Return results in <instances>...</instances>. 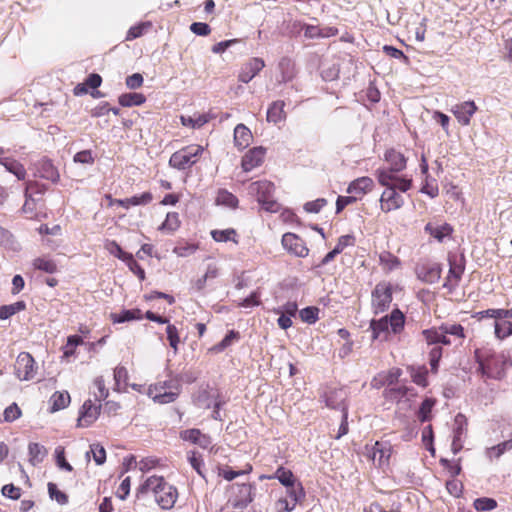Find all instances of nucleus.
<instances>
[{
	"instance_id": "53",
	"label": "nucleus",
	"mask_w": 512,
	"mask_h": 512,
	"mask_svg": "<svg viewBox=\"0 0 512 512\" xmlns=\"http://www.w3.org/2000/svg\"><path fill=\"white\" fill-rule=\"evenodd\" d=\"M409 388L405 385L385 389V397L392 400H399L407 395Z\"/></svg>"
},
{
	"instance_id": "44",
	"label": "nucleus",
	"mask_w": 512,
	"mask_h": 512,
	"mask_svg": "<svg viewBox=\"0 0 512 512\" xmlns=\"http://www.w3.org/2000/svg\"><path fill=\"white\" fill-rule=\"evenodd\" d=\"M319 308L315 306L306 307L299 312L301 320L308 324H314L319 319Z\"/></svg>"
},
{
	"instance_id": "40",
	"label": "nucleus",
	"mask_w": 512,
	"mask_h": 512,
	"mask_svg": "<svg viewBox=\"0 0 512 512\" xmlns=\"http://www.w3.org/2000/svg\"><path fill=\"white\" fill-rule=\"evenodd\" d=\"M287 495L293 503L297 504L305 498V491L300 482H295L292 486L286 487Z\"/></svg>"
},
{
	"instance_id": "32",
	"label": "nucleus",
	"mask_w": 512,
	"mask_h": 512,
	"mask_svg": "<svg viewBox=\"0 0 512 512\" xmlns=\"http://www.w3.org/2000/svg\"><path fill=\"white\" fill-rule=\"evenodd\" d=\"M52 411L64 409L70 403V395L67 391H56L50 398Z\"/></svg>"
},
{
	"instance_id": "6",
	"label": "nucleus",
	"mask_w": 512,
	"mask_h": 512,
	"mask_svg": "<svg viewBox=\"0 0 512 512\" xmlns=\"http://www.w3.org/2000/svg\"><path fill=\"white\" fill-rule=\"evenodd\" d=\"M448 263L449 271L443 287L451 293L458 287L459 282L461 281L462 275L465 271V259L464 256L449 254Z\"/></svg>"
},
{
	"instance_id": "10",
	"label": "nucleus",
	"mask_w": 512,
	"mask_h": 512,
	"mask_svg": "<svg viewBox=\"0 0 512 512\" xmlns=\"http://www.w3.org/2000/svg\"><path fill=\"white\" fill-rule=\"evenodd\" d=\"M477 106L474 101L469 100L465 101L459 104L454 105L451 108V112L456 117L458 122L463 125L467 126L470 124L471 117L475 114L477 111Z\"/></svg>"
},
{
	"instance_id": "20",
	"label": "nucleus",
	"mask_w": 512,
	"mask_h": 512,
	"mask_svg": "<svg viewBox=\"0 0 512 512\" xmlns=\"http://www.w3.org/2000/svg\"><path fill=\"white\" fill-rule=\"evenodd\" d=\"M373 185L374 182L370 177H360L349 184L347 192L355 195H363L370 191Z\"/></svg>"
},
{
	"instance_id": "57",
	"label": "nucleus",
	"mask_w": 512,
	"mask_h": 512,
	"mask_svg": "<svg viewBox=\"0 0 512 512\" xmlns=\"http://www.w3.org/2000/svg\"><path fill=\"white\" fill-rule=\"evenodd\" d=\"M440 333L441 325L438 328L425 329L422 331V335L429 345L439 344Z\"/></svg>"
},
{
	"instance_id": "19",
	"label": "nucleus",
	"mask_w": 512,
	"mask_h": 512,
	"mask_svg": "<svg viewBox=\"0 0 512 512\" xmlns=\"http://www.w3.org/2000/svg\"><path fill=\"white\" fill-rule=\"evenodd\" d=\"M251 131L244 125L238 124L234 129V143L239 150L247 148L252 141Z\"/></svg>"
},
{
	"instance_id": "60",
	"label": "nucleus",
	"mask_w": 512,
	"mask_h": 512,
	"mask_svg": "<svg viewBox=\"0 0 512 512\" xmlns=\"http://www.w3.org/2000/svg\"><path fill=\"white\" fill-rule=\"evenodd\" d=\"M56 463L60 469L71 472L73 470L72 466L66 461L64 448L59 446L55 449Z\"/></svg>"
},
{
	"instance_id": "59",
	"label": "nucleus",
	"mask_w": 512,
	"mask_h": 512,
	"mask_svg": "<svg viewBox=\"0 0 512 512\" xmlns=\"http://www.w3.org/2000/svg\"><path fill=\"white\" fill-rule=\"evenodd\" d=\"M391 186L395 191L407 192L412 186V180L407 178H400L394 174V179L391 181Z\"/></svg>"
},
{
	"instance_id": "41",
	"label": "nucleus",
	"mask_w": 512,
	"mask_h": 512,
	"mask_svg": "<svg viewBox=\"0 0 512 512\" xmlns=\"http://www.w3.org/2000/svg\"><path fill=\"white\" fill-rule=\"evenodd\" d=\"M24 308L25 303L23 301H19L11 305H3L0 307V319L6 320Z\"/></svg>"
},
{
	"instance_id": "42",
	"label": "nucleus",
	"mask_w": 512,
	"mask_h": 512,
	"mask_svg": "<svg viewBox=\"0 0 512 512\" xmlns=\"http://www.w3.org/2000/svg\"><path fill=\"white\" fill-rule=\"evenodd\" d=\"M495 336L498 339H504L510 335H512V322L505 321H495L494 323Z\"/></svg>"
},
{
	"instance_id": "28",
	"label": "nucleus",
	"mask_w": 512,
	"mask_h": 512,
	"mask_svg": "<svg viewBox=\"0 0 512 512\" xmlns=\"http://www.w3.org/2000/svg\"><path fill=\"white\" fill-rule=\"evenodd\" d=\"M29 461L33 466L41 463L46 457L47 449L39 443H30L28 446Z\"/></svg>"
},
{
	"instance_id": "7",
	"label": "nucleus",
	"mask_w": 512,
	"mask_h": 512,
	"mask_svg": "<svg viewBox=\"0 0 512 512\" xmlns=\"http://www.w3.org/2000/svg\"><path fill=\"white\" fill-rule=\"evenodd\" d=\"M392 301V288L385 283H379L372 292V307L375 314L386 311Z\"/></svg>"
},
{
	"instance_id": "5",
	"label": "nucleus",
	"mask_w": 512,
	"mask_h": 512,
	"mask_svg": "<svg viewBox=\"0 0 512 512\" xmlns=\"http://www.w3.org/2000/svg\"><path fill=\"white\" fill-rule=\"evenodd\" d=\"M203 151L204 148L200 145L184 147L171 155L169 165L178 170L188 169L198 161V157Z\"/></svg>"
},
{
	"instance_id": "48",
	"label": "nucleus",
	"mask_w": 512,
	"mask_h": 512,
	"mask_svg": "<svg viewBox=\"0 0 512 512\" xmlns=\"http://www.w3.org/2000/svg\"><path fill=\"white\" fill-rule=\"evenodd\" d=\"M435 400L432 398H426L420 405L418 411V418L421 422H425L429 420L430 413L432 411L433 406L435 405Z\"/></svg>"
},
{
	"instance_id": "12",
	"label": "nucleus",
	"mask_w": 512,
	"mask_h": 512,
	"mask_svg": "<svg viewBox=\"0 0 512 512\" xmlns=\"http://www.w3.org/2000/svg\"><path fill=\"white\" fill-rule=\"evenodd\" d=\"M100 408V405L94 404L91 400L85 401L80 410L78 426L89 427L93 424L100 414Z\"/></svg>"
},
{
	"instance_id": "46",
	"label": "nucleus",
	"mask_w": 512,
	"mask_h": 512,
	"mask_svg": "<svg viewBox=\"0 0 512 512\" xmlns=\"http://www.w3.org/2000/svg\"><path fill=\"white\" fill-rule=\"evenodd\" d=\"M473 506L477 511H491L497 507V501L493 498L481 497L474 500Z\"/></svg>"
},
{
	"instance_id": "13",
	"label": "nucleus",
	"mask_w": 512,
	"mask_h": 512,
	"mask_svg": "<svg viewBox=\"0 0 512 512\" xmlns=\"http://www.w3.org/2000/svg\"><path fill=\"white\" fill-rule=\"evenodd\" d=\"M264 67L265 63L261 58H251L241 67L238 75L239 81L243 83L250 82Z\"/></svg>"
},
{
	"instance_id": "23",
	"label": "nucleus",
	"mask_w": 512,
	"mask_h": 512,
	"mask_svg": "<svg viewBox=\"0 0 512 512\" xmlns=\"http://www.w3.org/2000/svg\"><path fill=\"white\" fill-rule=\"evenodd\" d=\"M370 328L372 330L373 339H386L389 330L388 315H385L378 320H371Z\"/></svg>"
},
{
	"instance_id": "27",
	"label": "nucleus",
	"mask_w": 512,
	"mask_h": 512,
	"mask_svg": "<svg viewBox=\"0 0 512 512\" xmlns=\"http://www.w3.org/2000/svg\"><path fill=\"white\" fill-rule=\"evenodd\" d=\"M425 231L429 233L433 238L437 239L439 242H442L445 237L449 236L452 233L453 229L447 223L437 226L428 223L425 226Z\"/></svg>"
},
{
	"instance_id": "29",
	"label": "nucleus",
	"mask_w": 512,
	"mask_h": 512,
	"mask_svg": "<svg viewBox=\"0 0 512 512\" xmlns=\"http://www.w3.org/2000/svg\"><path fill=\"white\" fill-rule=\"evenodd\" d=\"M146 101V97L142 93H124L119 96L118 102L123 107L140 106Z\"/></svg>"
},
{
	"instance_id": "3",
	"label": "nucleus",
	"mask_w": 512,
	"mask_h": 512,
	"mask_svg": "<svg viewBox=\"0 0 512 512\" xmlns=\"http://www.w3.org/2000/svg\"><path fill=\"white\" fill-rule=\"evenodd\" d=\"M477 359L479 363L478 370L481 372L482 376L490 379H502L507 369L512 365L510 357L504 353L491 354L484 360H481L477 355Z\"/></svg>"
},
{
	"instance_id": "9",
	"label": "nucleus",
	"mask_w": 512,
	"mask_h": 512,
	"mask_svg": "<svg viewBox=\"0 0 512 512\" xmlns=\"http://www.w3.org/2000/svg\"><path fill=\"white\" fill-rule=\"evenodd\" d=\"M442 274V267L438 263H424L416 267V275L419 280L427 284L437 283Z\"/></svg>"
},
{
	"instance_id": "50",
	"label": "nucleus",
	"mask_w": 512,
	"mask_h": 512,
	"mask_svg": "<svg viewBox=\"0 0 512 512\" xmlns=\"http://www.w3.org/2000/svg\"><path fill=\"white\" fill-rule=\"evenodd\" d=\"M390 457V449L384 448L381 444L378 442L375 445V448L373 450L372 459L373 461H378L379 465H383L385 462L388 461Z\"/></svg>"
},
{
	"instance_id": "56",
	"label": "nucleus",
	"mask_w": 512,
	"mask_h": 512,
	"mask_svg": "<svg viewBox=\"0 0 512 512\" xmlns=\"http://www.w3.org/2000/svg\"><path fill=\"white\" fill-rule=\"evenodd\" d=\"M38 187V183L35 182V181H29L26 183V187H25V203L23 205V211L24 212H28V211H32L33 207H32V201H33V198H32V191L34 188H37Z\"/></svg>"
},
{
	"instance_id": "51",
	"label": "nucleus",
	"mask_w": 512,
	"mask_h": 512,
	"mask_svg": "<svg viewBox=\"0 0 512 512\" xmlns=\"http://www.w3.org/2000/svg\"><path fill=\"white\" fill-rule=\"evenodd\" d=\"M441 329L444 333H446L448 336H454L458 339L465 338L464 334V328L460 324H450V323H443L441 324Z\"/></svg>"
},
{
	"instance_id": "30",
	"label": "nucleus",
	"mask_w": 512,
	"mask_h": 512,
	"mask_svg": "<svg viewBox=\"0 0 512 512\" xmlns=\"http://www.w3.org/2000/svg\"><path fill=\"white\" fill-rule=\"evenodd\" d=\"M110 317L113 323L140 320L142 319V311L140 309L122 310L120 313H112Z\"/></svg>"
},
{
	"instance_id": "45",
	"label": "nucleus",
	"mask_w": 512,
	"mask_h": 512,
	"mask_svg": "<svg viewBox=\"0 0 512 512\" xmlns=\"http://www.w3.org/2000/svg\"><path fill=\"white\" fill-rule=\"evenodd\" d=\"M216 201L218 204H222L230 208H235L238 204L237 197L227 190H220Z\"/></svg>"
},
{
	"instance_id": "1",
	"label": "nucleus",
	"mask_w": 512,
	"mask_h": 512,
	"mask_svg": "<svg viewBox=\"0 0 512 512\" xmlns=\"http://www.w3.org/2000/svg\"><path fill=\"white\" fill-rule=\"evenodd\" d=\"M152 492L155 501L162 509H171L178 498L177 489L165 481L163 477L151 476L138 488V493Z\"/></svg>"
},
{
	"instance_id": "54",
	"label": "nucleus",
	"mask_w": 512,
	"mask_h": 512,
	"mask_svg": "<svg viewBox=\"0 0 512 512\" xmlns=\"http://www.w3.org/2000/svg\"><path fill=\"white\" fill-rule=\"evenodd\" d=\"M236 235V231L232 228L225 230H213L211 231V236L216 242H227L229 240H233V237Z\"/></svg>"
},
{
	"instance_id": "8",
	"label": "nucleus",
	"mask_w": 512,
	"mask_h": 512,
	"mask_svg": "<svg viewBox=\"0 0 512 512\" xmlns=\"http://www.w3.org/2000/svg\"><path fill=\"white\" fill-rule=\"evenodd\" d=\"M15 373L20 380L28 381L36 375L35 360L28 352H21L15 363Z\"/></svg>"
},
{
	"instance_id": "64",
	"label": "nucleus",
	"mask_w": 512,
	"mask_h": 512,
	"mask_svg": "<svg viewBox=\"0 0 512 512\" xmlns=\"http://www.w3.org/2000/svg\"><path fill=\"white\" fill-rule=\"evenodd\" d=\"M327 204L324 198H318L314 201H309L304 205V209L308 213H318Z\"/></svg>"
},
{
	"instance_id": "38",
	"label": "nucleus",
	"mask_w": 512,
	"mask_h": 512,
	"mask_svg": "<svg viewBox=\"0 0 512 512\" xmlns=\"http://www.w3.org/2000/svg\"><path fill=\"white\" fill-rule=\"evenodd\" d=\"M482 317L494 318L495 321H505L507 319L512 318V308L511 309H487L480 312Z\"/></svg>"
},
{
	"instance_id": "63",
	"label": "nucleus",
	"mask_w": 512,
	"mask_h": 512,
	"mask_svg": "<svg viewBox=\"0 0 512 512\" xmlns=\"http://www.w3.org/2000/svg\"><path fill=\"white\" fill-rule=\"evenodd\" d=\"M126 265L141 281L145 279V271L131 255L126 261Z\"/></svg>"
},
{
	"instance_id": "31",
	"label": "nucleus",
	"mask_w": 512,
	"mask_h": 512,
	"mask_svg": "<svg viewBox=\"0 0 512 512\" xmlns=\"http://www.w3.org/2000/svg\"><path fill=\"white\" fill-rule=\"evenodd\" d=\"M388 324L394 334L400 333L405 324L404 314L398 308L394 309L391 314L388 315Z\"/></svg>"
},
{
	"instance_id": "43",
	"label": "nucleus",
	"mask_w": 512,
	"mask_h": 512,
	"mask_svg": "<svg viewBox=\"0 0 512 512\" xmlns=\"http://www.w3.org/2000/svg\"><path fill=\"white\" fill-rule=\"evenodd\" d=\"M512 449V440L504 441L487 449L486 454L490 459L499 458L506 451Z\"/></svg>"
},
{
	"instance_id": "16",
	"label": "nucleus",
	"mask_w": 512,
	"mask_h": 512,
	"mask_svg": "<svg viewBox=\"0 0 512 512\" xmlns=\"http://www.w3.org/2000/svg\"><path fill=\"white\" fill-rule=\"evenodd\" d=\"M148 396L156 403L168 404L174 402L179 396V393L177 391L161 390L159 386H150Z\"/></svg>"
},
{
	"instance_id": "37",
	"label": "nucleus",
	"mask_w": 512,
	"mask_h": 512,
	"mask_svg": "<svg viewBox=\"0 0 512 512\" xmlns=\"http://www.w3.org/2000/svg\"><path fill=\"white\" fill-rule=\"evenodd\" d=\"M467 431V419L466 417L458 413L454 419V427H453V438L457 440H462L463 436Z\"/></svg>"
},
{
	"instance_id": "15",
	"label": "nucleus",
	"mask_w": 512,
	"mask_h": 512,
	"mask_svg": "<svg viewBox=\"0 0 512 512\" xmlns=\"http://www.w3.org/2000/svg\"><path fill=\"white\" fill-rule=\"evenodd\" d=\"M346 392L343 389H328L324 393L326 406L332 409H341L342 412L347 411L344 405Z\"/></svg>"
},
{
	"instance_id": "35",
	"label": "nucleus",
	"mask_w": 512,
	"mask_h": 512,
	"mask_svg": "<svg viewBox=\"0 0 512 512\" xmlns=\"http://www.w3.org/2000/svg\"><path fill=\"white\" fill-rule=\"evenodd\" d=\"M181 123L191 128H200L209 122L210 118L207 114H197L194 116H181Z\"/></svg>"
},
{
	"instance_id": "24",
	"label": "nucleus",
	"mask_w": 512,
	"mask_h": 512,
	"mask_svg": "<svg viewBox=\"0 0 512 512\" xmlns=\"http://www.w3.org/2000/svg\"><path fill=\"white\" fill-rule=\"evenodd\" d=\"M237 503L236 506L239 508H246L254 499L253 486L251 484L238 485Z\"/></svg>"
},
{
	"instance_id": "18",
	"label": "nucleus",
	"mask_w": 512,
	"mask_h": 512,
	"mask_svg": "<svg viewBox=\"0 0 512 512\" xmlns=\"http://www.w3.org/2000/svg\"><path fill=\"white\" fill-rule=\"evenodd\" d=\"M37 173L41 178L57 182L60 178L59 172L49 159H41L37 163Z\"/></svg>"
},
{
	"instance_id": "21",
	"label": "nucleus",
	"mask_w": 512,
	"mask_h": 512,
	"mask_svg": "<svg viewBox=\"0 0 512 512\" xmlns=\"http://www.w3.org/2000/svg\"><path fill=\"white\" fill-rule=\"evenodd\" d=\"M153 199V196L150 192H144L141 195H135L126 199H117L115 203L125 209L130 208L131 206L138 205H147Z\"/></svg>"
},
{
	"instance_id": "17",
	"label": "nucleus",
	"mask_w": 512,
	"mask_h": 512,
	"mask_svg": "<svg viewBox=\"0 0 512 512\" xmlns=\"http://www.w3.org/2000/svg\"><path fill=\"white\" fill-rule=\"evenodd\" d=\"M385 160L390 164V168L386 170L393 175L406 168V158L402 153L394 149L386 151Z\"/></svg>"
},
{
	"instance_id": "25",
	"label": "nucleus",
	"mask_w": 512,
	"mask_h": 512,
	"mask_svg": "<svg viewBox=\"0 0 512 512\" xmlns=\"http://www.w3.org/2000/svg\"><path fill=\"white\" fill-rule=\"evenodd\" d=\"M0 164L5 167V169L14 174L18 180H24L26 177V170L24 166L13 158H0Z\"/></svg>"
},
{
	"instance_id": "14",
	"label": "nucleus",
	"mask_w": 512,
	"mask_h": 512,
	"mask_svg": "<svg viewBox=\"0 0 512 512\" xmlns=\"http://www.w3.org/2000/svg\"><path fill=\"white\" fill-rule=\"evenodd\" d=\"M265 149L263 147H254L250 149L242 158V168L249 172L260 166L264 160Z\"/></svg>"
},
{
	"instance_id": "4",
	"label": "nucleus",
	"mask_w": 512,
	"mask_h": 512,
	"mask_svg": "<svg viewBox=\"0 0 512 512\" xmlns=\"http://www.w3.org/2000/svg\"><path fill=\"white\" fill-rule=\"evenodd\" d=\"M275 186L267 180L256 181L250 184V194L256 196L261 207L268 212H277L279 204L274 200Z\"/></svg>"
},
{
	"instance_id": "22",
	"label": "nucleus",
	"mask_w": 512,
	"mask_h": 512,
	"mask_svg": "<svg viewBox=\"0 0 512 512\" xmlns=\"http://www.w3.org/2000/svg\"><path fill=\"white\" fill-rule=\"evenodd\" d=\"M401 375L402 370L400 368H392L386 374H379L376 378H374V386L381 385L390 388L398 382V379Z\"/></svg>"
},
{
	"instance_id": "36",
	"label": "nucleus",
	"mask_w": 512,
	"mask_h": 512,
	"mask_svg": "<svg viewBox=\"0 0 512 512\" xmlns=\"http://www.w3.org/2000/svg\"><path fill=\"white\" fill-rule=\"evenodd\" d=\"M35 269L41 270L45 273L53 274L57 271V264L54 260L48 257H39L33 261Z\"/></svg>"
},
{
	"instance_id": "52",
	"label": "nucleus",
	"mask_w": 512,
	"mask_h": 512,
	"mask_svg": "<svg viewBox=\"0 0 512 512\" xmlns=\"http://www.w3.org/2000/svg\"><path fill=\"white\" fill-rule=\"evenodd\" d=\"M166 333H167V339L169 341L171 348H173L174 353H177L178 344L180 343L178 329L176 328L175 325L168 323V325L166 327Z\"/></svg>"
},
{
	"instance_id": "61",
	"label": "nucleus",
	"mask_w": 512,
	"mask_h": 512,
	"mask_svg": "<svg viewBox=\"0 0 512 512\" xmlns=\"http://www.w3.org/2000/svg\"><path fill=\"white\" fill-rule=\"evenodd\" d=\"M21 409L16 403H12L4 410V420L6 422H13L21 416Z\"/></svg>"
},
{
	"instance_id": "58",
	"label": "nucleus",
	"mask_w": 512,
	"mask_h": 512,
	"mask_svg": "<svg viewBox=\"0 0 512 512\" xmlns=\"http://www.w3.org/2000/svg\"><path fill=\"white\" fill-rule=\"evenodd\" d=\"M90 452L93 455V459L97 465H102L106 460V451L103 446L99 444H93L90 446Z\"/></svg>"
},
{
	"instance_id": "26",
	"label": "nucleus",
	"mask_w": 512,
	"mask_h": 512,
	"mask_svg": "<svg viewBox=\"0 0 512 512\" xmlns=\"http://www.w3.org/2000/svg\"><path fill=\"white\" fill-rule=\"evenodd\" d=\"M285 103L283 101L273 102L267 111V121L277 124L286 118L284 111Z\"/></svg>"
},
{
	"instance_id": "39",
	"label": "nucleus",
	"mask_w": 512,
	"mask_h": 512,
	"mask_svg": "<svg viewBox=\"0 0 512 512\" xmlns=\"http://www.w3.org/2000/svg\"><path fill=\"white\" fill-rule=\"evenodd\" d=\"M240 338V334L237 331L230 330L226 336L218 343L216 344L212 350L215 352H222L229 346H231L234 342L238 341Z\"/></svg>"
},
{
	"instance_id": "49",
	"label": "nucleus",
	"mask_w": 512,
	"mask_h": 512,
	"mask_svg": "<svg viewBox=\"0 0 512 512\" xmlns=\"http://www.w3.org/2000/svg\"><path fill=\"white\" fill-rule=\"evenodd\" d=\"M180 225L179 216L175 212L168 213L165 221L160 226V230H166L169 232H174L178 229Z\"/></svg>"
},
{
	"instance_id": "33",
	"label": "nucleus",
	"mask_w": 512,
	"mask_h": 512,
	"mask_svg": "<svg viewBox=\"0 0 512 512\" xmlns=\"http://www.w3.org/2000/svg\"><path fill=\"white\" fill-rule=\"evenodd\" d=\"M269 479H277L283 486H292L296 482V478L291 470L284 467H279L274 475L269 476Z\"/></svg>"
},
{
	"instance_id": "55",
	"label": "nucleus",
	"mask_w": 512,
	"mask_h": 512,
	"mask_svg": "<svg viewBox=\"0 0 512 512\" xmlns=\"http://www.w3.org/2000/svg\"><path fill=\"white\" fill-rule=\"evenodd\" d=\"M48 492L51 499L56 500L59 504L64 505L68 502L67 495L58 490L56 484L50 482L48 483Z\"/></svg>"
},
{
	"instance_id": "62",
	"label": "nucleus",
	"mask_w": 512,
	"mask_h": 512,
	"mask_svg": "<svg viewBox=\"0 0 512 512\" xmlns=\"http://www.w3.org/2000/svg\"><path fill=\"white\" fill-rule=\"evenodd\" d=\"M73 160L75 163L93 164L95 161V157L93 156L91 150H82L74 155Z\"/></svg>"
},
{
	"instance_id": "34",
	"label": "nucleus",
	"mask_w": 512,
	"mask_h": 512,
	"mask_svg": "<svg viewBox=\"0 0 512 512\" xmlns=\"http://www.w3.org/2000/svg\"><path fill=\"white\" fill-rule=\"evenodd\" d=\"M193 403L201 409H209L212 405V396L208 388L199 389L193 396Z\"/></svg>"
},
{
	"instance_id": "11",
	"label": "nucleus",
	"mask_w": 512,
	"mask_h": 512,
	"mask_svg": "<svg viewBox=\"0 0 512 512\" xmlns=\"http://www.w3.org/2000/svg\"><path fill=\"white\" fill-rule=\"evenodd\" d=\"M281 242L286 250L298 257H306L309 253L304 241L293 233H285Z\"/></svg>"
},
{
	"instance_id": "47",
	"label": "nucleus",
	"mask_w": 512,
	"mask_h": 512,
	"mask_svg": "<svg viewBox=\"0 0 512 512\" xmlns=\"http://www.w3.org/2000/svg\"><path fill=\"white\" fill-rule=\"evenodd\" d=\"M105 248L111 255H114L123 262H125L132 255L123 251L121 246L116 241H108L105 245Z\"/></svg>"
},
{
	"instance_id": "2",
	"label": "nucleus",
	"mask_w": 512,
	"mask_h": 512,
	"mask_svg": "<svg viewBox=\"0 0 512 512\" xmlns=\"http://www.w3.org/2000/svg\"><path fill=\"white\" fill-rule=\"evenodd\" d=\"M378 182L386 189L380 197V207L385 213L400 209L404 205V198L391 186L394 175L385 169L376 171Z\"/></svg>"
}]
</instances>
